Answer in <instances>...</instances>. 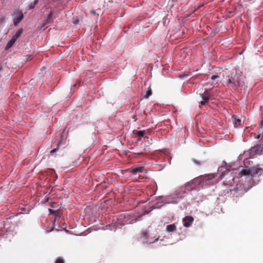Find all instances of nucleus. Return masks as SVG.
Wrapping results in <instances>:
<instances>
[{
	"label": "nucleus",
	"instance_id": "obj_1",
	"mask_svg": "<svg viewBox=\"0 0 263 263\" xmlns=\"http://www.w3.org/2000/svg\"><path fill=\"white\" fill-rule=\"evenodd\" d=\"M241 177L247 176L252 182L250 186L247 187L244 184H237L236 186L230 190V191L234 195L238 194L242 195L248 192L249 190L254 185L257 184L259 180L256 178L263 175V169L260 167L242 168L239 172Z\"/></svg>",
	"mask_w": 263,
	"mask_h": 263
},
{
	"label": "nucleus",
	"instance_id": "obj_2",
	"mask_svg": "<svg viewBox=\"0 0 263 263\" xmlns=\"http://www.w3.org/2000/svg\"><path fill=\"white\" fill-rule=\"evenodd\" d=\"M245 76L241 72L235 71L230 74H228L227 71L220 73L219 74L213 75L211 80H214L217 78H221L220 83H224L229 87L235 90L241 89L245 86Z\"/></svg>",
	"mask_w": 263,
	"mask_h": 263
},
{
	"label": "nucleus",
	"instance_id": "obj_3",
	"mask_svg": "<svg viewBox=\"0 0 263 263\" xmlns=\"http://www.w3.org/2000/svg\"><path fill=\"white\" fill-rule=\"evenodd\" d=\"M214 177V175L213 174H210L195 178L185 184V190L188 191L199 190L206 185L208 182Z\"/></svg>",
	"mask_w": 263,
	"mask_h": 263
},
{
	"label": "nucleus",
	"instance_id": "obj_4",
	"mask_svg": "<svg viewBox=\"0 0 263 263\" xmlns=\"http://www.w3.org/2000/svg\"><path fill=\"white\" fill-rule=\"evenodd\" d=\"M263 149V143L257 144L251 147L250 153L255 155H260Z\"/></svg>",
	"mask_w": 263,
	"mask_h": 263
},
{
	"label": "nucleus",
	"instance_id": "obj_5",
	"mask_svg": "<svg viewBox=\"0 0 263 263\" xmlns=\"http://www.w3.org/2000/svg\"><path fill=\"white\" fill-rule=\"evenodd\" d=\"M13 24L16 26L24 18V14L21 11H16L14 14Z\"/></svg>",
	"mask_w": 263,
	"mask_h": 263
},
{
	"label": "nucleus",
	"instance_id": "obj_6",
	"mask_svg": "<svg viewBox=\"0 0 263 263\" xmlns=\"http://www.w3.org/2000/svg\"><path fill=\"white\" fill-rule=\"evenodd\" d=\"M193 220L194 218L193 217L190 216H185L183 219V226L186 228L190 227Z\"/></svg>",
	"mask_w": 263,
	"mask_h": 263
},
{
	"label": "nucleus",
	"instance_id": "obj_7",
	"mask_svg": "<svg viewBox=\"0 0 263 263\" xmlns=\"http://www.w3.org/2000/svg\"><path fill=\"white\" fill-rule=\"evenodd\" d=\"M144 167L143 166H140L138 167H135L130 169V172L133 173V174H136L137 173L139 172H142L143 171Z\"/></svg>",
	"mask_w": 263,
	"mask_h": 263
},
{
	"label": "nucleus",
	"instance_id": "obj_8",
	"mask_svg": "<svg viewBox=\"0 0 263 263\" xmlns=\"http://www.w3.org/2000/svg\"><path fill=\"white\" fill-rule=\"evenodd\" d=\"M176 230V226L175 223L166 226V230L168 232H173Z\"/></svg>",
	"mask_w": 263,
	"mask_h": 263
},
{
	"label": "nucleus",
	"instance_id": "obj_9",
	"mask_svg": "<svg viewBox=\"0 0 263 263\" xmlns=\"http://www.w3.org/2000/svg\"><path fill=\"white\" fill-rule=\"evenodd\" d=\"M16 41V40L15 39H14V38L13 39V37H12L11 39V40L8 42L7 44L6 45L5 49L8 50L9 48H10L13 45V44L15 43Z\"/></svg>",
	"mask_w": 263,
	"mask_h": 263
},
{
	"label": "nucleus",
	"instance_id": "obj_10",
	"mask_svg": "<svg viewBox=\"0 0 263 263\" xmlns=\"http://www.w3.org/2000/svg\"><path fill=\"white\" fill-rule=\"evenodd\" d=\"M23 32V28L19 29L16 31V32L15 33V34L12 36V37H13V39L14 38V39H15L16 40L21 36V35L22 34Z\"/></svg>",
	"mask_w": 263,
	"mask_h": 263
},
{
	"label": "nucleus",
	"instance_id": "obj_11",
	"mask_svg": "<svg viewBox=\"0 0 263 263\" xmlns=\"http://www.w3.org/2000/svg\"><path fill=\"white\" fill-rule=\"evenodd\" d=\"M134 133L135 135H136L138 137H139V140H141V138L144 136L145 131L144 130H134Z\"/></svg>",
	"mask_w": 263,
	"mask_h": 263
},
{
	"label": "nucleus",
	"instance_id": "obj_12",
	"mask_svg": "<svg viewBox=\"0 0 263 263\" xmlns=\"http://www.w3.org/2000/svg\"><path fill=\"white\" fill-rule=\"evenodd\" d=\"M211 97V92L209 90H205L202 96V99H210Z\"/></svg>",
	"mask_w": 263,
	"mask_h": 263
},
{
	"label": "nucleus",
	"instance_id": "obj_13",
	"mask_svg": "<svg viewBox=\"0 0 263 263\" xmlns=\"http://www.w3.org/2000/svg\"><path fill=\"white\" fill-rule=\"evenodd\" d=\"M152 94V89L148 87L146 92V94L144 96V98H148L149 96H151Z\"/></svg>",
	"mask_w": 263,
	"mask_h": 263
},
{
	"label": "nucleus",
	"instance_id": "obj_14",
	"mask_svg": "<svg viewBox=\"0 0 263 263\" xmlns=\"http://www.w3.org/2000/svg\"><path fill=\"white\" fill-rule=\"evenodd\" d=\"M231 179L229 181V183H227V180H225L224 182V184H227V185H232V184L234 182V177H231Z\"/></svg>",
	"mask_w": 263,
	"mask_h": 263
},
{
	"label": "nucleus",
	"instance_id": "obj_15",
	"mask_svg": "<svg viewBox=\"0 0 263 263\" xmlns=\"http://www.w3.org/2000/svg\"><path fill=\"white\" fill-rule=\"evenodd\" d=\"M55 263H64V260L61 257H59L56 259Z\"/></svg>",
	"mask_w": 263,
	"mask_h": 263
},
{
	"label": "nucleus",
	"instance_id": "obj_16",
	"mask_svg": "<svg viewBox=\"0 0 263 263\" xmlns=\"http://www.w3.org/2000/svg\"><path fill=\"white\" fill-rule=\"evenodd\" d=\"M209 103V100H203V101L200 102V104L201 105H206Z\"/></svg>",
	"mask_w": 263,
	"mask_h": 263
},
{
	"label": "nucleus",
	"instance_id": "obj_17",
	"mask_svg": "<svg viewBox=\"0 0 263 263\" xmlns=\"http://www.w3.org/2000/svg\"><path fill=\"white\" fill-rule=\"evenodd\" d=\"M52 14L51 13H50L49 14H48V15L47 16V20H46L47 23L50 21V20H51V18L52 17Z\"/></svg>",
	"mask_w": 263,
	"mask_h": 263
},
{
	"label": "nucleus",
	"instance_id": "obj_18",
	"mask_svg": "<svg viewBox=\"0 0 263 263\" xmlns=\"http://www.w3.org/2000/svg\"><path fill=\"white\" fill-rule=\"evenodd\" d=\"M159 239V237L155 238L154 240H147L146 242L149 243H154L155 241H157Z\"/></svg>",
	"mask_w": 263,
	"mask_h": 263
},
{
	"label": "nucleus",
	"instance_id": "obj_19",
	"mask_svg": "<svg viewBox=\"0 0 263 263\" xmlns=\"http://www.w3.org/2000/svg\"><path fill=\"white\" fill-rule=\"evenodd\" d=\"M58 149H59L58 146L57 148H53V149H52V150L50 151V154H51V155H53V154L54 153H55V152L58 150Z\"/></svg>",
	"mask_w": 263,
	"mask_h": 263
},
{
	"label": "nucleus",
	"instance_id": "obj_20",
	"mask_svg": "<svg viewBox=\"0 0 263 263\" xmlns=\"http://www.w3.org/2000/svg\"><path fill=\"white\" fill-rule=\"evenodd\" d=\"M34 7H35L34 4H33L32 3L29 4V6H28L29 9H33L34 8Z\"/></svg>",
	"mask_w": 263,
	"mask_h": 263
},
{
	"label": "nucleus",
	"instance_id": "obj_21",
	"mask_svg": "<svg viewBox=\"0 0 263 263\" xmlns=\"http://www.w3.org/2000/svg\"><path fill=\"white\" fill-rule=\"evenodd\" d=\"M240 123H241V120H240V119H236V121H235V122H234V123H235V124H238V125H239V124H240Z\"/></svg>",
	"mask_w": 263,
	"mask_h": 263
},
{
	"label": "nucleus",
	"instance_id": "obj_22",
	"mask_svg": "<svg viewBox=\"0 0 263 263\" xmlns=\"http://www.w3.org/2000/svg\"><path fill=\"white\" fill-rule=\"evenodd\" d=\"M194 162L195 164H196L197 165H199L200 164V163L199 161H197L196 160H194Z\"/></svg>",
	"mask_w": 263,
	"mask_h": 263
},
{
	"label": "nucleus",
	"instance_id": "obj_23",
	"mask_svg": "<svg viewBox=\"0 0 263 263\" xmlns=\"http://www.w3.org/2000/svg\"><path fill=\"white\" fill-rule=\"evenodd\" d=\"M49 212H50V213L51 214H54L55 213V211H54L53 210H51V209H49Z\"/></svg>",
	"mask_w": 263,
	"mask_h": 263
},
{
	"label": "nucleus",
	"instance_id": "obj_24",
	"mask_svg": "<svg viewBox=\"0 0 263 263\" xmlns=\"http://www.w3.org/2000/svg\"><path fill=\"white\" fill-rule=\"evenodd\" d=\"M39 2V0H34L33 3H32L33 4H34V5L35 6Z\"/></svg>",
	"mask_w": 263,
	"mask_h": 263
},
{
	"label": "nucleus",
	"instance_id": "obj_25",
	"mask_svg": "<svg viewBox=\"0 0 263 263\" xmlns=\"http://www.w3.org/2000/svg\"><path fill=\"white\" fill-rule=\"evenodd\" d=\"M32 59V57H31V55H29V58L27 59V60H30Z\"/></svg>",
	"mask_w": 263,
	"mask_h": 263
},
{
	"label": "nucleus",
	"instance_id": "obj_26",
	"mask_svg": "<svg viewBox=\"0 0 263 263\" xmlns=\"http://www.w3.org/2000/svg\"><path fill=\"white\" fill-rule=\"evenodd\" d=\"M260 126L261 127H263V120L261 121Z\"/></svg>",
	"mask_w": 263,
	"mask_h": 263
},
{
	"label": "nucleus",
	"instance_id": "obj_27",
	"mask_svg": "<svg viewBox=\"0 0 263 263\" xmlns=\"http://www.w3.org/2000/svg\"><path fill=\"white\" fill-rule=\"evenodd\" d=\"M91 12L92 13L94 14H96V12H95V10H91Z\"/></svg>",
	"mask_w": 263,
	"mask_h": 263
},
{
	"label": "nucleus",
	"instance_id": "obj_28",
	"mask_svg": "<svg viewBox=\"0 0 263 263\" xmlns=\"http://www.w3.org/2000/svg\"><path fill=\"white\" fill-rule=\"evenodd\" d=\"M260 137V134H258L256 137L257 139H259Z\"/></svg>",
	"mask_w": 263,
	"mask_h": 263
},
{
	"label": "nucleus",
	"instance_id": "obj_29",
	"mask_svg": "<svg viewBox=\"0 0 263 263\" xmlns=\"http://www.w3.org/2000/svg\"><path fill=\"white\" fill-rule=\"evenodd\" d=\"M263 97V93H260V97Z\"/></svg>",
	"mask_w": 263,
	"mask_h": 263
},
{
	"label": "nucleus",
	"instance_id": "obj_30",
	"mask_svg": "<svg viewBox=\"0 0 263 263\" xmlns=\"http://www.w3.org/2000/svg\"><path fill=\"white\" fill-rule=\"evenodd\" d=\"M77 84H75L74 85H73L72 86L73 87H76L77 86Z\"/></svg>",
	"mask_w": 263,
	"mask_h": 263
},
{
	"label": "nucleus",
	"instance_id": "obj_31",
	"mask_svg": "<svg viewBox=\"0 0 263 263\" xmlns=\"http://www.w3.org/2000/svg\"><path fill=\"white\" fill-rule=\"evenodd\" d=\"M139 155H141V154H142L143 153H138Z\"/></svg>",
	"mask_w": 263,
	"mask_h": 263
}]
</instances>
